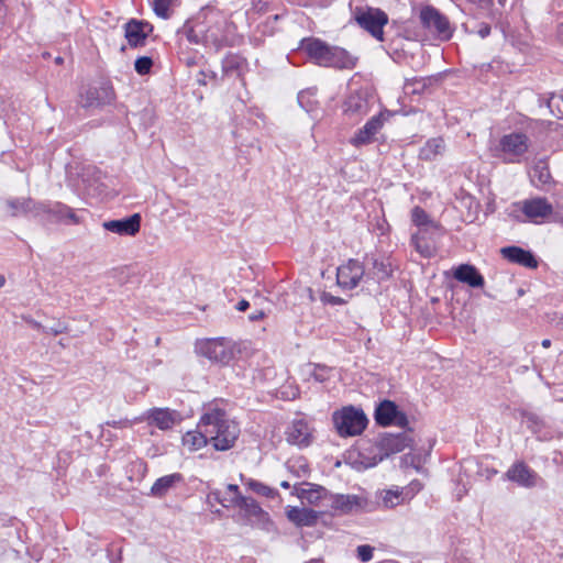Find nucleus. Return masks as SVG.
I'll return each mask as SVG.
<instances>
[{"label":"nucleus","mask_w":563,"mask_h":563,"mask_svg":"<svg viewBox=\"0 0 563 563\" xmlns=\"http://www.w3.org/2000/svg\"><path fill=\"white\" fill-rule=\"evenodd\" d=\"M227 25V16L214 7L207 5L184 24L181 33L190 43L201 44L218 53L229 45Z\"/></svg>","instance_id":"obj_1"},{"label":"nucleus","mask_w":563,"mask_h":563,"mask_svg":"<svg viewBox=\"0 0 563 563\" xmlns=\"http://www.w3.org/2000/svg\"><path fill=\"white\" fill-rule=\"evenodd\" d=\"M198 429L207 433L217 451H228L233 448L240 434L239 424L229 418L224 409L214 404L205 407Z\"/></svg>","instance_id":"obj_2"},{"label":"nucleus","mask_w":563,"mask_h":563,"mask_svg":"<svg viewBox=\"0 0 563 563\" xmlns=\"http://www.w3.org/2000/svg\"><path fill=\"white\" fill-rule=\"evenodd\" d=\"M196 352L208 358L211 363L229 365L236 355L238 345L225 338H212L198 340L195 344Z\"/></svg>","instance_id":"obj_3"},{"label":"nucleus","mask_w":563,"mask_h":563,"mask_svg":"<svg viewBox=\"0 0 563 563\" xmlns=\"http://www.w3.org/2000/svg\"><path fill=\"white\" fill-rule=\"evenodd\" d=\"M332 422L342 438L360 435L367 427L368 419L361 408L346 406L332 413Z\"/></svg>","instance_id":"obj_4"},{"label":"nucleus","mask_w":563,"mask_h":563,"mask_svg":"<svg viewBox=\"0 0 563 563\" xmlns=\"http://www.w3.org/2000/svg\"><path fill=\"white\" fill-rule=\"evenodd\" d=\"M36 210L35 219L44 224H78L80 222V218L74 212V210L62 202H38Z\"/></svg>","instance_id":"obj_5"},{"label":"nucleus","mask_w":563,"mask_h":563,"mask_svg":"<svg viewBox=\"0 0 563 563\" xmlns=\"http://www.w3.org/2000/svg\"><path fill=\"white\" fill-rule=\"evenodd\" d=\"M529 146L528 134L515 131L500 137L497 150L504 154V162L519 163L520 158L528 152Z\"/></svg>","instance_id":"obj_6"},{"label":"nucleus","mask_w":563,"mask_h":563,"mask_svg":"<svg viewBox=\"0 0 563 563\" xmlns=\"http://www.w3.org/2000/svg\"><path fill=\"white\" fill-rule=\"evenodd\" d=\"M354 19L357 24L371 33L373 37L378 41L384 40L383 27L388 22V15L383 10L374 8H356Z\"/></svg>","instance_id":"obj_7"},{"label":"nucleus","mask_w":563,"mask_h":563,"mask_svg":"<svg viewBox=\"0 0 563 563\" xmlns=\"http://www.w3.org/2000/svg\"><path fill=\"white\" fill-rule=\"evenodd\" d=\"M412 443V437L406 431L399 433L385 432L378 437L376 443L371 444V451H379L383 457L386 459L407 448H411Z\"/></svg>","instance_id":"obj_8"},{"label":"nucleus","mask_w":563,"mask_h":563,"mask_svg":"<svg viewBox=\"0 0 563 563\" xmlns=\"http://www.w3.org/2000/svg\"><path fill=\"white\" fill-rule=\"evenodd\" d=\"M372 99L366 88L351 91L343 101L342 111L350 120L357 121L369 112Z\"/></svg>","instance_id":"obj_9"},{"label":"nucleus","mask_w":563,"mask_h":563,"mask_svg":"<svg viewBox=\"0 0 563 563\" xmlns=\"http://www.w3.org/2000/svg\"><path fill=\"white\" fill-rule=\"evenodd\" d=\"M375 421L380 427L397 426L406 429L409 424L407 415L393 400L385 399L375 409Z\"/></svg>","instance_id":"obj_10"},{"label":"nucleus","mask_w":563,"mask_h":563,"mask_svg":"<svg viewBox=\"0 0 563 563\" xmlns=\"http://www.w3.org/2000/svg\"><path fill=\"white\" fill-rule=\"evenodd\" d=\"M503 478L523 488H533L543 483L540 475L523 461H516L503 475Z\"/></svg>","instance_id":"obj_11"},{"label":"nucleus","mask_w":563,"mask_h":563,"mask_svg":"<svg viewBox=\"0 0 563 563\" xmlns=\"http://www.w3.org/2000/svg\"><path fill=\"white\" fill-rule=\"evenodd\" d=\"M365 276V267L357 260L350 258L336 269V283L343 289H354Z\"/></svg>","instance_id":"obj_12"},{"label":"nucleus","mask_w":563,"mask_h":563,"mask_svg":"<svg viewBox=\"0 0 563 563\" xmlns=\"http://www.w3.org/2000/svg\"><path fill=\"white\" fill-rule=\"evenodd\" d=\"M420 21L424 27L434 30L442 40H450L452 37V31L450 29L448 18L435 8H423L420 12Z\"/></svg>","instance_id":"obj_13"},{"label":"nucleus","mask_w":563,"mask_h":563,"mask_svg":"<svg viewBox=\"0 0 563 563\" xmlns=\"http://www.w3.org/2000/svg\"><path fill=\"white\" fill-rule=\"evenodd\" d=\"M330 49V44L318 37H305L300 41L298 51L306 54V56L317 66L324 67Z\"/></svg>","instance_id":"obj_14"},{"label":"nucleus","mask_w":563,"mask_h":563,"mask_svg":"<svg viewBox=\"0 0 563 563\" xmlns=\"http://www.w3.org/2000/svg\"><path fill=\"white\" fill-rule=\"evenodd\" d=\"M154 26L145 21L131 19L124 24V36L130 47L136 48L145 45L146 38L152 34Z\"/></svg>","instance_id":"obj_15"},{"label":"nucleus","mask_w":563,"mask_h":563,"mask_svg":"<svg viewBox=\"0 0 563 563\" xmlns=\"http://www.w3.org/2000/svg\"><path fill=\"white\" fill-rule=\"evenodd\" d=\"M81 104L85 108L101 107L111 103L114 99V91L108 82H101L98 86L88 87L80 95Z\"/></svg>","instance_id":"obj_16"},{"label":"nucleus","mask_w":563,"mask_h":563,"mask_svg":"<svg viewBox=\"0 0 563 563\" xmlns=\"http://www.w3.org/2000/svg\"><path fill=\"white\" fill-rule=\"evenodd\" d=\"M328 505L341 515H347L366 508V499L357 495L331 494Z\"/></svg>","instance_id":"obj_17"},{"label":"nucleus","mask_w":563,"mask_h":563,"mask_svg":"<svg viewBox=\"0 0 563 563\" xmlns=\"http://www.w3.org/2000/svg\"><path fill=\"white\" fill-rule=\"evenodd\" d=\"M141 222V214L133 213L122 219L104 221L102 228L122 236H135L140 232Z\"/></svg>","instance_id":"obj_18"},{"label":"nucleus","mask_w":563,"mask_h":563,"mask_svg":"<svg viewBox=\"0 0 563 563\" xmlns=\"http://www.w3.org/2000/svg\"><path fill=\"white\" fill-rule=\"evenodd\" d=\"M143 420L148 426H155L159 430L166 431L180 421V413L169 408H152L144 413Z\"/></svg>","instance_id":"obj_19"},{"label":"nucleus","mask_w":563,"mask_h":563,"mask_svg":"<svg viewBox=\"0 0 563 563\" xmlns=\"http://www.w3.org/2000/svg\"><path fill=\"white\" fill-rule=\"evenodd\" d=\"M233 506L240 508L239 515L245 523H264L269 520L268 514L252 497L239 496L238 503Z\"/></svg>","instance_id":"obj_20"},{"label":"nucleus","mask_w":563,"mask_h":563,"mask_svg":"<svg viewBox=\"0 0 563 563\" xmlns=\"http://www.w3.org/2000/svg\"><path fill=\"white\" fill-rule=\"evenodd\" d=\"M522 213L533 223H540L550 216L554 217L553 206L543 197L527 199L522 202Z\"/></svg>","instance_id":"obj_21"},{"label":"nucleus","mask_w":563,"mask_h":563,"mask_svg":"<svg viewBox=\"0 0 563 563\" xmlns=\"http://www.w3.org/2000/svg\"><path fill=\"white\" fill-rule=\"evenodd\" d=\"M221 69L222 78L235 77L244 81V76L249 71V62L244 56L230 52L223 57Z\"/></svg>","instance_id":"obj_22"},{"label":"nucleus","mask_w":563,"mask_h":563,"mask_svg":"<svg viewBox=\"0 0 563 563\" xmlns=\"http://www.w3.org/2000/svg\"><path fill=\"white\" fill-rule=\"evenodd\" d=\"M529 176L531 184L540 190L549 191L555 186V180L551 175L548 158H539L533 164Z\"/></svg>","instance_id":"obj_23"},{"label":"nucleus","mask_w":563,"mask_h":563,"mask_svg":"<svg viewBox=\"0 0 563 563\" xmlns=\"http://www.w3.org/2000/svg\"><path fill=\"white\" fill-rule=\"evenodd\" d=\"M500 254L508 262L521 265L526 268L534 269L539 265L538 258L533 252L520 246H505L500 250Z\"/></svg>","instance_id":"obj_24"},{"label":"nucleus","mask_w":563,"mask_h":563,"mask_svg":"<svg viewBox=\"0 0 563 563\" xmlns=\"http://www.w3.org/2000/svg\"><path fill=\"white\" fill-rule=\"evenodd\" d=\"M384 121V112L372 117L363 128L357 130L352 137L351 143L356 147L369 144L373 142L377 132L383 128Z\"/></svg>","instance_id":"obj_25"},{"label":"nucleus","mask_w":563,"mask_h":563,"mask_svg":"<svg viewBox=\"0 0 563 563\" xmlns=\"http://www.w3.org/2000/svg\"><path fill=\"white\" fill-rule=\"evenodd\" d=\"M452 276L457 282L472 288H482L485 285L484 276L472 264H460L453 267Z\"/></svg>","instance_id":"obj_26"},{"label":"nucleus","mask_w":563,"mask_h":563,"mask_svg":"<svg viewBox=\"0 0 563 563\" xmlns=\"http://www.w3.org/2000/svg\"><path fill=\"white\" fill-rule=\"evenodd\" d=\"M287 442L298 446H308L311 443V430L303 419L294 420L286 430Z\"/></svg>","instance_id":"obj_27"},{"label":"nucleus","mask_w":563,"mask_h":563,"mask_svg":"<svg viewBox=\"0 0 563 563\" xmlns=\"http://www.w3.org/2000/svg\"><path fill=\"white\" fill-rule=\"evenodd\" d=\"M358 58L340 46L330 45L327 63L324 67L338 69H353Z\"/></svg>","instance_id":"obj_28"},{"label":"nucleus","mask_w":563,"mask_h":563,"mask_svg":"<svg viewBox=\"0 0 563 563\" xmlns=\"http://www.w3.org/2000/svg\"><path fill=\"white\" fill-rule=\"evenodd\" d=\"M366 262H367V265H371V267H368L367 274H365L367 276V278L375 279L378 283L390 278L391 273H393V267H391V263L388 258H386L384 256L375 257V256L367 255Z\"/></svg>","instance_id":"obj_29"},{"label":"nucleus","mask_w":563,"mask_h":563,"mask_svg":"<svg viewBox=\"0 0 563 563\" xmlns=\"http://www.w3.org/2000/svg\"><path fill=\"white\" fill-rule=\"evenodd\" d=\"M349 459L351 461V465L356 471H363L369 467H374L384 460L379 451H371V444H368V446L366 448H362L356 453L355 457L353 454H350Z\"/></svg>","instance_id":"obj_30"},{"label":"nucleus","mask_w":563,"mask_h":563,"mask_svg":"<svg viewBox=\"0 0 563 563\" xmlns=\"http://www.w3.org/2000/svg\"><path fill=\"white\" fill-rule=\"evenodd\" d=\"M308 488H297L295 486V495L302 501H307L310 505H320L323 500L328 501L330 493L323 486L303 483Z\"/></svg>","instance_id":"obj_31"},{"label":"nucleus","mask_w":563,"mask_h":563,"mask_svg":"<svg viewBox=\"0 0 563 563\" xmlns=\"http://www.w3.org/2000/svg\"><path fill=\"white\" fill-rule=\"evenodd\" d=\"M286 516L297 527H312L317 523L319 515L308 508L288 507Z\"/></svg>","instance_id":"obj_32"},{"label":"nucleus","mask_w":563,"mask_h":563,"mask_svg":"<svg viewBox=\"0 0 563 563\" xmlns=\"http://www.w3.org/2000/svg\"><path fill=\"white\" fill-rule=\"evenodd\" d=\"M184 482V476L180 473H173L169 475L162 476L155 481L151 488V494L154 497L162 498L166 496L170 489L177 484Z\"/></svg>","instance_id":"obj_33"},{"label":"nucleus","mask_w":563,"mask_h":563,"mask_svg":"<svg viewBox=\"0 0 563 563\" xmlns=\"http://www.w3.org/2000/svg\"><path fill=\"white\" fill-rule=\"evenodd\" d=\"M7 205L11 209L12 217H19L22 214H31L33 218L36 217V207L38 206V201H35L31 198L10 199L8 200Z\"/></svg>","instance_id":"obj_34"},{"label":"nucleus","mask_w":563,"mask_h":563,"mask_svg":"<svg viewBox=\"0 0 563 563\" xmlns=\"http://www.w3.org/2000/svg\"><path fill=\"white\" fill-rule=\"evenodd\" d=\"M410 244L424 258H430L434 255V246L427 238V231L423 229L411 235Z\"/></svg>","instance_id":"obj_35"},{"label":"nucleus","mask_w":563,"mask_h":563,"mask_svg":"<svg viewBox=\"0 0 563 563\" xmlns=\"http://www.w3.org/2000/svg\"><path fill=\"white\" fill-rule=\"evenodd\" d=\"M444 150V141L441 137H434L426 142L419 151V158L431 162L441 155Z\"/></svg>","instance_id":"obj_36"},{"label":"nucleus","mask_w":563,"mask_h":563,"mask_svg":"<svg viewBox=\"0 0 563 563\" xmlns=\"http://www.w3.org/2000/svg\"><path fill=\"white\" fill-rule=\"evenodd\" d=\"M210 443V440L206 432L198 429L195 431H188L183 435V444L188 448L189 451H197Z\"/></svg>","instance_id":"obj_37"},{"label":"nucleus","mask_w":563,"mask_h":563,"mask_svg":"<svg viewBox=\"0 0 563 563\" xmlns=\"http://www.w3.org/2000/svg\"><path fill=\"white\" fill-rule=\"evenodd\" d=\"M411 220L415 225L419 228V230L423 229L428 231V229L439 230L440 224L430 219L429 214L419 206H416L411 211Z\"/></svg>","instance_id":"obj_38"},{"label":"nucleus","mask_w":563,"mask_h":563,"mask_svg":"<svg viewBox=\"0 0 563 563\" xmlns=\"http://www.w3.org/2000/svg\"><path fill=\"white\" fill-rule=\"evenodd\" d=\"M242 482L254 493L257 495L267 497V498H275L278 495V492L264 483H261L253 478L244 479L243 476H241Z\"/></svg>","instance_id":"obj_39"},{"label":"nucleus","mask_w":563,"mask_h":563,"mask_svg":"<svg viewBox=\"0 0 563 563\" xmlns=\"http://www.w3.org/2000/svg\"><path fill=\"white\" fill-rule=\"evenodd\" d=\"M551 113L559 119H563V89L559 93H552L547 101Z\"/></svg>","instance_id":"obj_40"},{"label":"nucleus","mask_w":563,"mask_h":563,"mask_svg":"<svg viewBox=\"0 0 563 563\" xmlns=\"http://www.w3.org/2000/svg\"><path fill=\"white\" fill-rule=\"evenodd\" d=\"M404 501L402 490H385L382 496V503L385 508H394Z\"/></svg>","instance_id":"obj_41"},{"label":"nucleus","mask_w":563,"mask_h":563,"mask_svg":"<svg viewBox=\"0 0 563 563\" xmlns=\"http://www.w3.org/2000/svg\"><path fill=\"white\" fill-rule=\"evenodd\" d=\"M314 92L311 89L301 90L298 93L297 100L299 106L307 112H312L316 109L317 101L313 99Z\"/></svg>","instance_id":"obj_42"},{"label":"nucleus","mask_w":563,"mask_h":563,"mask_svg":"<svg viewBox=\"0 0 563 563\" xmlns=\"http://www.w3.org/2000/svg\"><path fill=\"white\" fill-rule=\"evenodd\" d=\"M522 418L527 423V427L533 432L538 433L544 426L543 420L534 412L523 411Z\"/></svg>","instance_id":"obj_43"},{"label":"nucleus","mask_w":563,"mask_h":563,"mask_svg":"<svg viewBox=\"0 0 563 563\" xmlns=\"http://www.w3.org/2000/svg\"><path fill=\"white\" fill-rule=\"evenodd\" d=\"M154 65L153 58L150 56H140L134 62L135 71L141 75H147L151 73Z\"/></svg>","instance_id":"obj_44"},{"label":"nucleus","mask_w":563,"mask_h":563,"mask_svg":"<svg viewBox=\"0 0 563 563\" xmlns=\"http://www.w3.org/2000/svg\"><path fill=\"white\" fill-rule=\"evenodd\" d=\"M174 3V0H153V10L155 14L162 19H168L170 16L169 8Z\"/></svg>","instance_id":"obj_45"},{"label":"nucleus","mask_w":563,"mask_h":563,"mask_svg":"<svg viewBox=\"0 0 563 563\" xmlns=\"http://www.w3.org/2000/svg\"><path fill=\"white\" fill-rule=\"evenodd\" d=\"M331 368L324 365H314V368L311 373V377L319 383H324L330 378Z\"/></svg>","instance_id":"obj_46"},{"label":"nucleus","mask_w":563,"mask_h":563,"mask_svg":"<svg viewBox=\"0 0 563 563\" xmlns=\"http://www.w3.org/2000/svg\"><path fill=\"white\" fill-rule=\"evenodd\" d=\"M207 80H211V81H214V82H218V74L213 70H200L198 74H197V78H196V81L198 85L200 86H206L207 85Z\"/></svg>","instance_id":"obj_47"},{"label":"nucleus","mask_w":563,"mask_h":563,"mask_svg":"<svg viewBox=\"0 0 563 563\" xmlns=\"http://www.w3.org/2000/svg\"><path fill=\"white\" fill-rule=\"evenodd\" d=\"M374 548L368 544L358 545L356 549L357 558L361 562H368L373 558Z\"/></svg>","instance_id":"obj_48"},{"label":"nucleus","mask_w":563,"mask_h":563,"mask_svg":"<svg viewBox=\"0 0 563 563\" xmlns=\"http://www.w3.org/2000/svg\"><path fill=\"white\" fill-rule=\"evenodd\" d=\"M321 301L331 306H342L346 303V300L343 298L333 296L332 294L325 291L321 295Z\"/></svg>","instance_id":"obj_49"},{"label":"nucleus","mask_w":563,"mask_h":563,"mask_svg":"<svg viewBox=\"0 0 563 563\" xmlns=\"http://www.w3.org/2000/svg\"><path fill=\"white\" fill-rule=\"evenodd\" d=\"M333 0H297L295 3L298 7H311V5H318V7H329L332 3Z\"/></svg>","instance_id":"obj_50"},{"label":"nucleus","mask_w":563,"mask_h":563,"mask_svg":"<svg viewBox=\"0 0 563 563\" xmlns=\"http://www.w3.org/2000/svg\"><path fill=\"white\" fill-rule=\"evenodd\" d=\"M272 0H252V10L257 13H264L269 10Z\"/></svg>","instance_id":"obj_51"},{"label":"nucleus","mask_w":563,"mask_h":563,"mask_svg":"<svg viewBox=\"0 0 563 563\" xmlns=\"http://www.w3.org/2000/svg\"><path fill=\"white\" fill-rule=\"evenodd\" d=\"M67 330H68L67 325L65 323L58 321L53 327H46V331H44V333L53 334V335H58V334L67 332Z\"/></svg>","instance_id":"obj_52"},{"label":"nucleus","mask_w":563,"mask_h":563,"mask_svg":"<svg viewBox=\"0 0 563 563\" xmlns=\"http://www.w3.org/2000/svg\"><path fill=\"white\" fill-rule=\"evenodd\" d=\"M476 27H477L476 30H473L471 32L476 33L482 38H486L490 34L492 27L488 23H485V22L477 23Z\"/></svg>","instance_id":"obj_53"},{"label":"nucleus","mask_w":563,"mask_h":563,"mask_svg":"<svg viewBox=\"0 0 563 563\" xmlns=\"http://www.w3.org/2000/svg\"><path fill=\"white\" fill-rule=\"evenodd\" d=\"M527 132L534 134V132L545 131V123L543 121H531L527 124Z\"/></svg>","instance_id":"obj_54"},{"label":"nucleus","mask_w":563,"mask_h":563,"mask_svg":"<svg viewBox=\"0 0 563 563\" xmlns=\"http://www.w3.org/2000/svg\"><path fill=\"white\" fill-rule=\"evenodd\" d=\"M227 493L232 496L231 499H229V503L232 504V506L238 503V497L242 496L239 486L235 484H229L227 486Z\"/></svg>","instance_id":"obj_55"},{"label":"nucleus","mask_w":563,"mask_h":563,"mask_svg":"<svg viewBox=\"0 0 563 563\" xmlns=\"http://www.w3.org/2000/svg\"><path fill=\"white\" fill-rule=\"evenodd\" d=\"M208 498L213 499L214 501L221 504L225 508L232 506V504L229 503V499H222L221 493L218 490L211 492L209 494Z\"/></svg>","instance_id":"obj_56"},{"label":"nucleus","mask_w":563,"mask_h":563,"mask_svg":"<svg viewBox=\"0 0 563 563\" xmlns=\"http://www.w3.org/2000/svg\"><path fill=\"white\" fill-rule=\"evenodd\" d=\"M426 88L424 79H416L413 82L412 93H419Z\"/></svg>","instance_id":"obj_57"},{"label":"nucleus","mask_w":563,"mask_h":563,"mask_svg":"<svg viewBox=\"0 0 563 563\" xmlns=\"http://www.w3.org/2000/svg\"><path fill=\"white\" fill-rule=\"evenodd\" d=\"M107 426H111V427H122V428H125V427H130L131 426V422L129 420H119V421H107L106 422Z\"/></svg>","instance_id":"obj_58"},{"label":"nucleus","mask_w":563,"mask_h":563,"mask_svg":"<svg viewBox=\"0 0 563 563\" xmlns=\"http://www.w3.org/2000/svg\"><path fill=\"white\" fill-rule=\"evenodd\" d=\"M265 318V312L263 310H255L253 313L249 316V320L254 322Z\"/></svg>","instance_id":"obj_59"},{"label":"nucleus","mask_w":563,"mask_h":563,"mask_svg":"<svg viewBox=\"0 0 563 563\" xmlns=\"http://www.w3.org/2000/svg\"><path fill=\"white\" fill-rule=\"evenodd\" d=\"M249 308H250V302L245 299L240 300L235 306V309L238 311H246Z\"/></svg>","instance_id":"obj_60"},{"label":"nucleus","mask_w":563,"mask_h":563,"mask_svg":"<svg viewBox=\"0 0 563 563\" xmlns=\"http://www.w3.org/2000/svg\"><path fill=\"white\" fill-rule=\"evenodd\" d=\"M31 325L38 330V331H42L44 333V331H46V327H44L43 324H41L38 321H35V320H31L30 321Z\"/></svg>","instance_id":"obj_61"},{"label":"nucleus","mask_w":563,"mask_h":563,"mask_svg":"<svg viewBox=\"0 0 563 563\" xmlns=\"http://www.w3.org/2000/svg\"><path fill=\"white\" fill-rule=\"evenodd\" d=\"M553 222L560 223L563 227V216L559 212L554 213V217L552 218Z\"/></svg>","instance_id":"obj_62"},{"label":"nucleus","mask_w":563,"mask_h":563,"mask_svg":"<svg viewBox=\"0 0 563 563\" xmlns=\"http://www.w3.org/2000/svg\"><path fill=\"white\" fill-rule=\"evenodd\" d=\"M556 34L560 41L563 42V22L558 25Z\"/></svg>","instance_id":"obj_63"},{"label":"nucleus","mask_w":563,"mask_h":563,"mask_svg":"<svg viewBox=\"0 0 563 563\" xmlns=\"http://www.w3.org/2000/svg\"><path fill=\"white\" fill-rule=\"evenodd\" d=\"M474 3H478L479 5H488L493 2V0H471Z\"/></svg>","instance_id":"obj_64"}]
</instances>
